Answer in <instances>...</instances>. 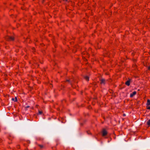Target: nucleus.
Here are the masks:
<instances>
[{
    "mask_svg": "<svg viewBox=\"0 0 150 150\" xmlns=\"http://www.w3.org/2000/svg\"><path fill=\"white\" fill-rule=\"evenodd\" d=\"M147 125L149 126H150V119H149L147 122Z\"/></svg>",
    "mask_w": 150,
    "mask_h": 150,
    "instance_id": "10",
    "label": "nucleus"
},
{
    "mask_svg": "<svg viewBox=\"0 0 150 150\" xmlns=\"http://www.w3.org/2000/svg\"><path fill=\"white\" fill-rule=\"evenodd\" d=\"M42 111H39V113L40 114H42Z\"/></svg>",
    "mask_w": 150,
    "mask_h": 150,
    "instance_id": "11",
    "label": "nucleus"
},
{
    "mask_svg": "<svg viewBox=\"0 0 150 150\" xmlns=\"http://www.w3.org/2000/svg\"><path fill=\"white\" fill-rule=\"evenodd\" d=\"M107 134V132L105 129H103L102 132V135L104 136Z\"/></svg>",
    "mask_w": 150,
    "mask_h": 150,
    "instance_id": "1",
    "label": "nucleus"
},
{
    "mask_svg": "<svg viewBox=\"0 0 150 150\" xmlns=\"http://www.w3.org/2000/svg\"><path fill=\"white\" fill-rule=\"evenodd\" d=\"M9 37H10V36H6L5 37V39L9 41V39H9V38H10Z\"/></svg>",
    "mask_w": 150,
    "mask_h": 150,
    "instance_id": "6",
    "label": "nucleus"
},
{
    "mask_svg": "<svg viewBox=\"0 0 150 150\" xmlns=\"http://www.w3.org/2000/svg\"><path fill=\"white\" fill-rule=\"evenodd\" d=\"M84 78L87 81H88L89 80V77L88 76H85L84 77Z\"/></svg>",
    "mask_w": 150,
    "mask_h": 150,
    "instance_id": "8",
    "label": "nucleus"
},
{
    "mask_svg": "<svg viewBox=\"0 0 150 150\" xmlns=\"http://www.w3.org/2000/svg\"><path fill=\"white\" fill-rule=\"evenodd\" d=\"M32 109H33V107H32Z\"/></svg>",
    "mask_w": 150,
    "mask_h": 150,
    "instance_id": "20",
    "label": "nucleus"
},
{
    "mask_svg": "<svg viewBox=\"0 0 150 150\" xmlns=\"http://www.w3.org/2000/svg\"><path fill=\"white\" fill-rule=\"evenodd\" d=\"M123 115L124 116H125V114H124Z\"/></svg>",
    "mask_w": 150,
    "mask_h": 150,
    "instance_id": "19",
    "label": "nucleus"
},
{
    "mask_svg": "<svg viewBox=\"0 0 150 150\" xmlns=\"http://www.w3.org/2000/svg\"><path fill=\"white\" fill-rule=\"evenodd\" d=\"M137 93L136 92L134 91L130 95V97H132L133 96L135 95Z\"/></svg>",
    "mask_w": 150,
    "mask_h": 150,
    "instance_id": "4",
    "label": "nucleus"
},
{
    "mask_svg": "<svg viewBox=\"0 0 150 150\" xmlns=\"http://www.w3.org/2000/svg\"><path fill=\"white\" fill-rule=\"evenodd\" d=\"M35 106L36 108H38V105H36Z\"/></svg>",
    "mask_w": 150,
    "mask_h": 150,
    "instance_id": "16",
    "label": "nucleus"
},
{
    "mask_svg": "<svg viewBox=\"0 0 150 150\" xmlns=\"http://www.w3.org/2000/svg\"><path fill=\"white\" fill-rule=\"evenodd\" d=\"M131 79L129 78L128 79V80L125 83V84L127 86H129L130 84V82H131Z\"/></svg>",
    "mask_w": 150,
    "mask_h": 150,
    "instance_id": "2",
    "label": "nucleus"
},
{
    "mask_svg": "<svg viewBox=\"0 0 150 150\" xmlns=\"http://www.w3.org/2000/svg\"><path fill=\"white\" fill-rule=\"evenodd\" d=\"M100 83L102 84L103 83L104 84L105 83V79H102L101 80H100Z\"/></svg>",
    "mask_w": 150,
    "mask_h": 150,
    "instance_id": "3",
    "label": "nucleus"
},
{
    "mask_svg": "<svg viewBox=\"0 0 150 150\" xmlns=\"http://www.w3.org/2000/svg\"><path fill=\"white\" fill-rule=\"evenodd\" d=\"M66 81H67V82H69L70 80H66Z\"/></svg>",
    "mask_w": 150,
    "mask_h": 150,
    "instance_id": "14",
    "label": "nucleus"
},
{
    "mask_svg": "<svg viewBox=\"0 0 150 150\" xmlns=\"http://www.w3.org/2000/svg\"><path fill=\"white\" fill-rule=\"evenodd\" d=\"M147 109L150 110V106L147 108Z\"/></svg>",
    "mask_w": 150,
    "mask_h": 150,
    "instance_id": "15",
    "label": "nucleus"
},
{
    "mask_svg": "<svg viewBox=\"0 0 150 150\" xmlns=\"http://www.w3.org/2000/svg\"><path fill=\"white\" fill-rule=\"evenodd\" d=\"M148 69L149 70H150V67H148Z\"/></svg>",
    "mask_w": 150,
    "mask_h": 150,
    "instance_id": "17",
    "label": "nucleus"
},
{
    "mask_svg": "<svg viewBox=\"0 0 150 150\" xmlns=\"http://www.w3.org/2000/svg\"><path fill=\"white\" fill-rule=\"evenodd\" d=\"M100 47H98V48H100Z\"/></svg>",
    "mask_w": 150,
    "mask_h": 150,
    "instance_id": "21",
    "label": "nucleus"
},
{
    "mask_svg": "<svg viewBox=\"0 0 150 150\" xmlns=\"http://www.w3.org/2000/svg\"><path fill=\"white\" fill-rule=\"evenodd\" d=\"M9 38L10 39L9 41H13L14 40V39L13 37L10 36Z\"/></svg>",
    "mask_w": 150,
    "mask_h": 150,
    "instance_id": "5",
    "label": "nucleus"
},
{
    "mask_svg": "<svg viewBox=\"0 0 150 150\" xmlns=\"http://www.w3.org/2000/svg\"><path fill=\"white\" fill-rule=\"evenodd\" d=\"M63 1H67L68 0H63Z\"/></svg>",
    "mask_w": 150,
    "mask_h": 150,
    "instance_id": "18",
    "label": "nucleus"
},
{
    "mask_svg": "<svg viewBox=\"0 0 150 150\" xmlns=\"http://www.w3.org/2000/svg\"><path fill=\"white\" fill-rule=\"evenodd\" d=\"M150 105V100L149 99H148L147 100V105Z\"/></svg>",
    "mask_w": 150,
    "mask_h": 150,
    "instance_id": "7",
    "label": "nucleus"
},
{
    "mask_svg": "<svg viewBox=\"0 0 150 150\" xmlns=\"http://www.w3.org/2000/svg\"><path fill=\"white\" fill-rule=\"evenodd\" d=\"M39 146L41 148H43V146H42V145H39Z\"/></svg>",
    "mask_w": 150,
    "mask_h": 150,
    "instance_id": "12",
    "label": "nucleus"
},
{
    "mask_svg": "<svg viewBox=\"0 0 150 150\" xmlns=\"http://www.w3.org/2000/svg\"><path fill=\"white\" fill-rule=\"evenodd\" d=\"M29 107H29V106H27V107H25V108H29Z\"/></svg>",
    "mask_w": 150,
    "mask_h": 150,
    "instance_id": "13",
    "label": "nucleus"
},
{
    "mask_svg": "<svg viewBox=\"0 0 150 150\" xmlns=\"http://www.w3.org/2000/svg\"><path fill=\"white\" fill-rule=\"evenodd\" d=\"M15 101L16 102L17 101V98L16 97L15 98ZM12 100L14 101L15 99L14 98H12Z\"/></svg>",
    "mask_w": 150,
    "mask_h": 150,
    "instance_id": "9",
    "label": "nucleus"
}]
</instances>
